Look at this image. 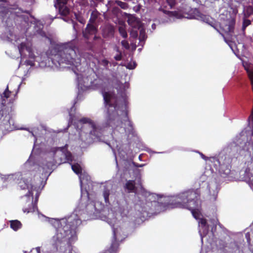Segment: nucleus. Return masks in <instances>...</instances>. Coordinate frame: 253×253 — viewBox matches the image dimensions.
I'll list each match as a JSON object with an SVG mask.
<instances>
[{
    "label": "nucleus",
    "mask_w": 253,
    "mask_h": 253,
    "mask_svg": "<svg viewBox=\"0 0 253 253\" xmlns=\"http://www.w3.org/2000/svg\"><path fill=\"white\" fill-rule=\"evenodd\" d=\"M13 123V121L12 120H9V123L11 124V123Z\"/></svg>",
    "instance_id": "38"
},
{
    "label": "nucleus",
    "mask_w": 253,
    "mask_h": 253,
    "mask_svg": "<svg viewBox=\"0 0 253 253\" xmlns=\"http://www.w3.org/2000/svg\"><path fill=\"white\" fill-rule=\"evenodd\" d=\"M34 251H36L37 252V253H40V247H37L36 248V249H33L32 252H33Z\"/></svg>",
    "instance_id": "31"
},
{
    "label": "nucleus",
    "mask_w": 253,
    "mask_h": 253,
    "mask_svg": "<svg viewBox=\"0 0 253 253\" xmlns=\"http://www.w3.org/2000/svg\"><path fill=\"white\" fill-rule=\"evenodd\" d=\"M171 14L176 18L180 19L182 18L181 14H179L176 12H172Z\"/></svg>",
    "instance_id": "28"
},
{
    "label": "nucleus",
    "mask_w": 253,
    "mask_h": 253,
    "mask_svg": "<svg viewBox=\"0 0 253 253\" xmlns=\"http://www.w3.org/2000/svg\"><path fill=\"white\" fill-rule=\"evenodd\" d=\"M71 168L75 173L79 175L81 187L82 202H85L89 199V190L92 186L90 178L84 171H83L81 165L78 164H71Z\"/></svg>",
    "instance_id": "10"
},
{
    "label": "nucleus",
    "mask_w": 253,
    "mask_h": 253,
    "mask_svg": "<svg viewBox=\"0 0 253 253\" xmlns=\"http://www.w3.org/2000/svg\"><path fill=\"white\" fill-rule=\"evenodd\" d=\"M127 22L132 27L130 31V36L136 38L138 35L137 30L139 31V41L143 42L146 38L145 30L140 23V20L133 15H129L127 17Z\"/></svg>",
    "instance_id": "13"
},
{
    "label": "nucleus",
    "mask_w": 253,
    "mask_h": 253,
    "mask_svg": "<svg viewBox=\"0 0 253 253\" xmlns=\"http://www.w3.org/2000/svg\"><path fill=\"white\" fill-rule=\"evenodd\" d=\"M96 29L94 26L88 24L85 30L83 32L84 37L88 38V35H92L95 33Z\"/></svg>",
    "instance_id": "20"
},
{
    "label": "nucleus",
    "mask_w": 253,
    "mask_h": 253,
    "mask_svg": "<svg viewBox=\"0 0 253 253\" xmlns=\"http://www.w3.org/2000/svg\"><path fill=\"white\" fill-rule=\"evenodd\" d=\"M119 31L121 35L124 38H126L127 36L126 25L123 22H120L119 25Z\"/></svg>",
    "instance_id": "21"
},
{
    "label": "nucleus",
    "mask_w": 253,
    "mask_h": 253,
    "mask_svg": "<svg viewBox=\"0 0 253 253\" xmlns=\"http://www.w3.org/2000/svg\"><path fill=\"white\" fill-rule=\"evenodd\" d=\"M80 210L77 209L68 218L60 220L52 218L40 214L38 212L39 218L42 221H48L56 228L55 235L50 240L53 250L63 253H73L71 244L77 239L76 228L81 223V219L77 212Z\"/></svg>",
    "instance_id": "3"
},
{
    "label": "nucleus",
    "mask_w": 253,
    "mask_h": 253,
    "mask_svg": "<svg viewBox=\"0 0 253 253\" xmlns=\"http://www.w3.org/2000/svg\"><path fill=\"white\" fill-rule=\"evenodd\" d=\"M79 20V21H80V22L83 23V22H82L81 20Z\"/></svg>",
    "instance_id": "43"
},
{
    "label": "nucleus",
    "mask_w": 253,
    "mask_h": 253,
    "mask_svg": "<svg viewBox=\"0 0 253 253\" xmlns=\"http://www.w3.org/2000/svg\"><path fill=\"white\" fill-rule=\"evenodd\" d=\"M31 25L30 28L34 29L35 34H39L42 37L45 36V33L42 31L43 28V24L41 21L37 20L34 18H31L30 20Z\"/></svg>",
    "instance_id": "16"
},
{
    "label": "nucleus",
    "mask_w": 253,
    "mask_h": 253,
    "mask_svg": "<svg viewBox=\"0 0 253 253\" xmlns=\"http://www.w3.org/2000/svg\"><path fill=\"white\" fill-rule=\"evenodd\" d=\"M251 21L248 19H245L243 22V28H245L246 27L250 25Z\"/></svg>",
    "instance_id": "27"
},
{
    "label": "nucleus",
    "mask_w": 253,
    "mask_h": 253,
    "mask_svg": "<svg viewBox=\"0 0 253 253\" xmlns=\"http://www.w3.org/2000/svg\"><path fill=\"white\" fill-rule=\"evenodd\" d=\"M52 158L47 162L46 164L39 167L38 169L42 168L43 170L47 172V169H51L55 164L64 163L66 162H72L73 156L67 150L66 147L53 148L48 154Z\"/></svg>",
    "instance_id": "8"
},
{
    "label": "nucleus",
    "mask_w": 253,
    "mask_h": 253,
    "mask_svg": "<svg viewBox=\"0 0 253 253\" xmlns=\"http://www.w3.org/2000/svg\"><path fill=\"white\" fill-rule=\"evenodd\" d=\"M194 14L195 15L193 16V18L203 21L206 23L211 24V18L210 16L201 14L196 9L194 10Z\"/></svg>",
    "instance_id": "17"
},
{
    "label": "nucleus",
    "mask_w": 253,
    "mask_h": 253,
    "mask_svg": "<svg viewBox=\"0 0 253 253\" xmlns=\"http://www.w3.org/2000/svg\"><path fill=\"white\" fill-rule=\"evenodd\" d=\"M136 64L135 62L134 61H130L128 63H127L125 65L126 68L129 69H134L136 67Z\"/></svg>",
    "instance_id": "23"
},
{
    "label": "nucleus",
    "mask_w": 253,
    "mask_h": 253,
    "mask_svg": "<svg viewBox=\"0 0 253 253\" xmlns=\"http://www.w3.org/2000/svg\"><path fill=\"white\" fill-rule=\"evenodd\" d=\"M202 158L205 160L207 163L211 166V164H213V166L216 169H218L219 172L223 175V176L228 175L230 172V159H225V162L221 164V159H216L214 157L207 158L203 154L200 153Z\"/></svg>",
    "instance_id": "12"
},
{
    "label": "nucleus",
    "mask_w": 253,
    "mask_h": 253,
    "mask_svg": "<svg viewBox=\"0 0 253 253\" xmlns=\"http://www.w3.org/2000/svg\"><path fill=\"white\" fill-rule=\"evenodd\" d=\"M17 46L20 55V65L25 64L33 66L35 61L40 62L35 54L32 47V42L30 39L23 36L15 37L14 42Z\"/></svg>",
    "instance_id": "7"
},
{
    "label": "nucleus",
    "mask_w": 253,
    "mask_h": 253,
    "mask_svg": "<svg viewBox=\"0 0 253 253\" xmlns=\"http://www.w3.org/2000/svg\"><path fill=\"white\" fill-rule=\"evenodd\" d=\"M103 196L105 203L109 204V207L101 211L102 204L96 201L87 204L85 209L90 219L98 217L101 220L107 222L112 227L114 240L112 241L111 250L115 251L119 245L118 242L122 240L120 225L124 221V218L127 217L129 212L128 206L125 203L121 204L118 201L115 202L116 194L111 190L110 186L105 188Z\"/></svg>",
    "instance_id": "2"
},
{
    "label": "nucleus",
    "mask_w": 253,
    "mask_h": 253,
    "mask_svg": "<svg viewBox=\"0 0 253 253\" xmlns=\"http://www.w3.org/2000/svg\"><path fill=\"white\" fill-rule=\"evenodd\" d=\"M30 161L29 160L27 162H26V163L25 164V167H28L29 165H30Z\"/></svg>",
    "instance_id": "32"
},
{
    "label": "nucleus",
    "mask_w": 253,
    "mask_h": 253,
    "mask_svg": "<svg viewBox=\"0 0 253 253\" xmlns=\"http://www.w3.org/2000/svg\"><path fill=\"white\" fill-rule=\"evenodd\" d=\"M13 126H14V125H13ZM10 128L12 129H14V128H17L16 126H13L11 127Z\"/></svg>",
    "instance_id": "39"
},
{
    "label": "nucleus",
    "mask_w": 253,
    "mask_h": 253,
    "mask_svg": "<svg viewBox=\"0 0 253 253\" xmlns=\"http://www.w3.org/2000/svg\"><path fill=\"white\" fill-rule=\"evenodd\" d=\"M94 73H93V76H92V77H94Z\"/></svg>",
    "instance_id": "44"
},
{
    "label": "nucleus",
    "mask_w": 253,
    "mask_h": 253,
    "mask_svg": "<svg viewBox=\"0 0 253 253\" xmlns=\"http://www.w3.org/2000/svg\"><path fill=\"white\" fill-rule=\"evenodd\" d=\"M197 190H188L179 194L172 200L171 208H183L191 211L194 217L199 223V232L202 242L205 240L211 243L213 234L209 231L210 224L207 222L201 211V201L198 199Z\"/></svg>",
    "instance_id": "4"
},
{
    "label": "nucleus",
    "mask_w": 253,
    "mask_h": 253,
    "mask_svg": "<svg viewBox=\"0 0 253 253\" xmlns=\"http://www.w3.org/2000/svg\"><path fill=\"white\" fill-rule=\"evenodd\" d=\"M126 188L129 192H134L140 194L138 190L135 188L133 181H128L126 184ZM140 194L146 198V203L143 204L142 207L145 211L152 209V207L155 206L157 204L162 203V197L154 193H150L146 191L141 187H140Z\"/></svg>",
    "instance_id": "9"
},
{
    "label": "nucleus",
    "mask_w": 253,
    "mask_h": 253,
    "mask_svg": "<svg viewBox=\"0 0 253 253\" xmlns=\"http://www.w3.org/2000/svg\"><path fill=\"white\" fill-rule=\"evenodd\" d=\"M122 45L126 49H127L129 48V45L128 42L125 41L123 40L121 42Z\"/></svg>",
    "instance_id": "26"
},
{
    "label": "nucleus",
    "mask_w": 253,
    "mask_h": 253,
    "mask_svg": "<svg viewBox=\"0 0 253 253\" xmlns=\"http://www.w3.org/2000/svg\"><path fill=\"white\" fill-rule=\"evenodd\" d=\"M67 0H56L54 6L58 10L60 14L65 17L63 19L66 21H72V13L67 5Z\"/></svg>",
    "instance_id": "15"
},
{
    "label": "nucleus",
    "mask_w": 253,
    "mask_h": 253,
    "mask_svg": "<svg viewBox=\"0 0 253 253\" xmlns=\"http://www.w3.org/2000/svg\"><path fill=\"white\" fill-rule=\"evenodd\" d=\"M10 227L14 231H17L21 227V223L18 220H12L10 221Z\"/></svg>",
    "instance_id": "22"
},
{
    "label": "nucleus",
    "mask_w": 253,
    "mask_h": 253,
    "mask_svg": "<svg viewBox=\"0 0 253 253\" xmlns=\"http://www.w3.org/2000/svg\"><path fill=\"white\" fill-rule=\"evenodd\" d=\"M30 133H31V135H32L33 136H34L35 137H36V135L35 134V131H32Z\"/></svg>",
    "instance_id": "34"
},
{
    "label": "nucleus",
    "mask_w": 253,
    "mask_h": 253,
    "mask_svg": "<svg viewBox=\"0 0 253 253\" xmlns=\"http://www.w3.org/2000/svg\"><path fill=\"white\" fill-rule=\"evenodd\" d=\"M108 62L107 60H103V64H104V65H107V64H108Z\"/></svg>",
    "instance_id": "33"
},
{
    "label": "nucleus",
    "mask_w": 253,
    "mask_h": 253,
    "mask_svg": "<svg viewBox=\"0 0 253 253\" xmlns=\"http://www.w3.org/2000/svg\"><path fill=\"white\" fill-rule=\"evenodd\" d=\"M116 3L119 6H120L121 7H122L123 9H126L127 7V5L126 3L121 1H116Z\"/></svg>",
    "instance_id": "25"
},
{
    "label": "nucleus",
    "mask_w": 253,
    "mask_h": 253,
    "mask_svg": "<svg viewBox=\"0 0 253 253\" xmlns=\"http://www.w3.org/2000/svg\"><path fill=\"white\" fill-rule=\"evenodd\" d=\"M10 92L8 90V87L6 90L3 92V93L1 94V98L3 100H4V98H7L9 97V94Z\"/></svg>",
    "instance_id": "24"
},
{
    "label": "nucleus",
    "mask_w": 253,
    "mask_h": 253,
    "mask_svg": "<svg viewBox=\"0 0 253 253\" xmlns=\"http://www.w3.org/2000/svg\"><path fill=\"white\" fill-rule=\"evenodd\" d=\"M245 237L247 240L248 243L251 244L252 242H253V223L245 230Z\"/></svg>",
    "instance_id": "19"
},
{
    "label": "nucleus",
    "mask_w": 253,
    "mask_h": 253,
    "mask_svg": "<svg viewBox=\"0 0 253 253\" xmlns=\"http://www.w3.org/2000/svg\"><path fill=\"white\" fill-rule=\"evenodd\" d=\"M102 94L107 111L105 122L102 126H97L92 121L85 118L80 120L77 126L79 139L87 144L103 141L102 136L105 130H111L116 136L133 132L132 124L127 116L125 97L117 98L114 92L109 90H105Z\"/></svg>",
    "instance_id": "1"
},
{
    "label": "nucleus",
    "mask_w": 253,
    "mask_h": 253,
    "mask_svg": "<svg viewBox=\"0 0 253 253\" xmlns=\"http://www.w3.org/2000/svg\"><path fill=\"white\" fill-rule=\"evenodd\" d=\"M36 142H37V139H36L35 142L34 149H35V148H36V144H35V143H36Z\"/></svg>",
    "instance_id": "40"
},
{
    "label": "nucleus",
    "mask_w": 253,
    "mask_h": 253,
    "mask_svg": "<svg viewBox=\"0 0 253 253\" xmlns=\"http://www.w3.org/2000/svg\"><path fill=\"white\" fill-rule=\"evenodd\" d=\"M167 1L170 7H172L174 4L175 0H167Z\"/></svg>",
    "instance_id": "29"
},
{
    "label": "nucleus",
    "mask_w": 253,
    "mask_h": 253,
    "mask_svg": "<svg viewBox=\"0 0 253 253\" xmlns=\"http://www.w3.org/2000/svg\"><path fill=\"white\" fill-rule=\"evenodd\" d=\"M220 30H217V31L222 35L225 41L232 49L231 44L228 42V41L229 42L230 41L228 39H231V41L233 40L232 36L235 24V19L231 17L227 11H226L225 14L220 15Z\"/></svg>",
    "instance_id": "11"
},
{
    "label": "nucleus",
    "mask_w": 253,
    "mask_h": 253,
    "mask_svg": "<svg viewBox=\"0 0 253 253\" xmlns=\"http://www.w3.org/2000/svg\"><path fill=\"white\" fill-rule=\"evenodd\" d=\"M74 72L78 75V82L79 88L82 90H85L88 88L96 89L99 87L101 81L99 79L92 80L91 77H84L82 74H78L74 69Z\"/></svg>",
    "instance_id": "14"
},
{
    "label": "nucleus",
    "mask_w": 253,
    "mask_h": 253,
    "mask_svg": "<svg viewBox=\"0 0 253 253\" xmlns=\"http://www.w3.org/2000/svg\"><path fill=\"white\" fill-rule=\"evenodd\" d=\"M144 165H138H138H136V166L137 167H143Z\"/></svg>",
    "instance_id": "37"
},
{
    "label": "nucleus",
    "mask_w": 253,
    "mask_h": 253,
    "mask_svg": "<svg viewBox=\"0 0 253 253\" xmlns=\"http://www.w3.org/2000/svg\"><path fill=\"white\" fill-rule=\"evenodd\" d=\"M50 59L57 67H66L67 66L75 67L79 71L82 60L78 49L72 42L57 44L51 51Z\"/></svg>",
    "instance_id": "6"
},
{
    "label": "nucleus",
    "mask_w": 253,
    "mask_h": 253,
    "mask_svg": "<svg viewBox=\"0 0 253 253\" xmlns=\"http://www.w3.org/2000/svg\"><path fill=\"white\" fill-rule=\"evenodd\" d=\"M214 225H215V223H213V226L210 225L209 228L211 227V232H212L213 228V226H214ZM212 233H213V232H212Z\"/></svg>",
    "instance_id": "36"
},
{
    "label": "nucleus",
    "mask_w": 253,
    "mask_h": 253,
    "mask_svg": "<svg viewBox=\"0 0 253 253\" xmlns=\"http://www.w3.org/2000/svg\"><path fill=\"white\" fill-rule=\"evenodd\" d=\"M214 225H215V223H213V226L210 225L209 228L211 227V232H212L213 228V226H214ZM212 233H213V232H212Z\"/></svg>",
    "instance_id": "35"
},
{
    "label": "nucleus",
    "mask_w": 253,
    "mask_h": 253,
    "mask_svg": "<svg viewBox=\"0 0 253 253\" xmlns=\"http://www.w3.org/2000/svg\"><path fill=\"white\" fill-rule=\"evenodd\" d=\"M126 87H128V84H126Z\"/></svg>",
    "instance_id": "42"
},
{
    "label": "nucleus",
    "mask_w": 253,
    "mask_h": 253,
    "mask_svg": "<svg viewBox=\"0 0 253 253\" xmlns=\"http://www.w3.org/2000/svg\"><path fill=\"white\" fill-rule=\"evenodd\" d=\"M102 34L104 37L111 36L114 33V27L110 25H106L102 27Z\"/></svg>",
    "instance_id": "18"
},
{
    "label": "nucleus",
    "mask_w": 253,
    "mask_h": 253,
    "mask_svg": "<svg viewBox=\"0 0 253 253\" xmlns=\"http://www.w3.org/2000/svg\"><path fill=\"white\" fill-rule=\"evenodd\" d=\"M139 159L140 160L141 159V155H140V156H139Z\"/></svg>",
    "instance_id": "41"
},
{
    "label": "nucleus",
    "mask_w": 253,
    "mask_h": 253,
    "mask_svg": "<svg viewBox=\"0 0 253 253\" xmlns=\"http://www.w3.org/2000/svg\"><path fill=\"white\" fill-rule=\"evenodd\" d=\"M114 58L117 61L120 60L122 59V55L119 52V54L116 55Z\"/></svg>",
    "instance_id": "30"
},
{
    "label": "nucleus",
    "mask_w": 253,
    "mask_h": 253,
    "mask_svg": "<svg viewBox=\"0 0 253 253\" xmlns=\"http://www.w3.org/2000/svg\"><path fill=\"white\" fill-rule=\"evenodd\" d=\"M31 176V172H27L22 174L18 173L15 174L4 175L1 177V179L4 181L10 182L16 180L18 181L20 177V181L18 183L19 186L23 190H27V192L23 197V202H25V205L23 211L24 212L27 213L35 212L37 210L36 204L41 191L37 184L33 183Z\"/></svg>",
    "instance_id": "5"
}]
</instances>
